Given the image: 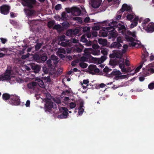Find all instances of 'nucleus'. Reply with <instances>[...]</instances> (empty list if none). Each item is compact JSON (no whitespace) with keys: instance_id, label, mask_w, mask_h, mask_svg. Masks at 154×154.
<instances>
[{"instance_id":"1","label":"nucleus","mask_w":154,"mask_h":154,"mask_svg":"<svg viewBox=\"0 0 154 154\" xmlns=\"http://www.w3.org/2000/svg\"><path fill=\"white\" fill-rule=\"evenodd\" d=\"M45 111H48L51 113H53L57 114L59 112L56 104L49 100L46 101L45 104Z\"/></svg>"},{"instance_id":"2","label":"nucleus","mask_w":154,"mask_h":154,"mask_svg":"<svg viewBox=\"0 0 154 154\" xmlns=\"http://www.w3.org/2000/svg\"><path fill=\"white\" fill-rule=\"evenodd\" d=\"M110 23L109 26L104 27L103 30V32L102 33V35L103 37H106L108 35H110V37L112 38L116 37V33L115 32V28L114 27L110 26Z\"/></svg>"},{"instance_id":"3","label":"nucleus","mask_w":154,"mask_h":154,"mask_svg":"<svg viewBox=\"0 0 154 154\" xmlns=\"http://www.w3.org/2000/svg\"><path fill=\"white\" fill-rule=\"evenodd\" d=\"M110 24H111L110 26L112 27L117 28L119 32L122 33L123 35L126 34V29L124 25H122L120 23H119L116 21H113L110 23Z\"/></svg>"},{"instance_id":"4","label":"nucleus","mask_w":154,"mask_h":154,"mask_svg":"<svg viewBox=\"0 0 154 154\" xmlns=\"http://www.w3.org/2000/svg\"><path fill=\"white\" fill-rule=\"evenodd\" d=\"M9 103L11 105H18L20 103V100L18 96L11 95Z\"/></svg>"},{"instance_id":"5","label":"nucleus","mask_w":154,"mask_h":154,"mask_svg":"<svg viewBox=\"0 0 154 154\" xmlns=\"http://www.w3.org/2000/svg\"><path fill=\"white\" fill-rule=\"evenodd\" d=\"M23 6H27L30 9L33 7V5L36 4V0H21Z\"/></svg>"},{"instance_id":"6","label":"nucleus","mask_w":154,"mask_h":154,"mask_svg":"<svg viewBox=\"0 0 154 154\" xmlns=\"http://www.w3.org/2000/svg\"><path fill=\"white\" fill-rule=\"evenodd\" d=\"M10 73V70L6 69L4 74L0 75V80L3 81L10 80L11 78Z\"/></svg>"},{"instance_id":"7","label":"nucleus","mask_w":154,"mask_h":154,"mask_svg":"<svg viewBox=\"0 0 154 154\" xmlns=\"http://www.w3.org/2000/svg\"><path fill=\"white\" fill-rule=\"evenodd\" d=\"M143 74L144 75V76H148L154 73V69L151 67L143 68Z\"/></svg>"},{"instance_id":"8","label":"nucleus","mask_w":154,"mask_h":154,"mask_svg":"<svg viewBox=\"0 0 154 154\" xmlns=\"http://www.w3.org/2000/svg\"><path fill=\"white\" fill-rule=\"evenodd\" d=\"M125 11H126L128 12H132V10L130 6L125 4L122 5L121 8L120 10L118 11V13L119 14H120L123 13Z\"/></svg>"},{"instance_id":"9","label":"nucleus","mask_w":154,"mask_h":154,"mask_svg":"<svg viewBox=\"0 0 154 154\" xmlns=\"http://www.w3.org/2000/svg\"><path fill=\"white\" fill-rule=\"evenodd\" d=\"M143 28L148 32L151 33L154 31V23L150 22Z\"/></svg>"},{"instance_id":"10","label":"nucleus","mask_w":154,"mask_h":154,"mask_svg":"<svg viewBox=\"0 0 154 154\" xmlns=\"http://www.w3.org/2000/svg\"><path fill=\"white\" fill-rule=\"evenodd\" d=\"M10 7L6 5H3L0 7L1 13L4 15L8 14L9 12Z\"/></svg>"},{"instance_id":"11","label":"nucleus","mask_w":154,"mask_h":154,"mask_svg":"<svg viewBox=\"0 0 154 154\" xmlns=\"http://www.w3.org/2000/svg\"><path fill=\"white\" fill-rule=\"evenodd\" d=\"M92 7L94 8H98L100 5L102 0H91Z\"/></svg>"},{"instance_id":"12","label":"nucleus","mask_w":154,"mask_h":154,"mask_svg":"<svg viewBox=\"0 0 154 154\" xmlns=\"http://www.w3.org/2000/svg\"><path fill=\"white\" fill-rule=\"evenodd\" d=\"M30 66L33 72L35 73H38L41 69V66L40 65L34 63H31Z\"/></svg>"},{"instance_id":"13","label":"nucleus","mask_w":154,"mask_h":154,"mask_svg":"<svg viewBox=\"0 0 154 154\" xmlns=\"http://www.w3.org/2000/svg\"><path fill=\"white\" fill-rule=\"evenodd\" d=\"M7 70H10L11 72L10 75H12L15 74L18 72V68L16 66H14L12 67L10 66H8Z\"/></svg>"},{"instance_id":"14","label":"nucleus","mask_w":154,"mask_h":154,"mask_svg":"<svg viewBox=\"0 0 154 154\" xmlns=\"http://www.w3.org/2000/svg\"><path fill=\"white\" fill-rule=\"evenodd\" d=\"M24 12L26 15L28 17H30L36 14V12L33 10L29 9H24Z\"/></svg>"},{"instance_id":"15","label":"nucleus","mask_w":154,"mask_h":154,"mask_svg":"<svg viewBox=\"0 0 154 154\" xmlns=\"http://www.w3.org/2000/svg\"><path fill=\"white\" fill-rule=\"evenodd\" d=\"M72 14L76 15H79L81 13L80 9L79 8L73 7H72Z\"/></svg>"},{"instance_id":"16","label":"nucleus","mask_w":154,"mask_h":154,"mask_svg":"<svg viewBox=\"0 0 154 154\" xmlns=\"http://www.w3.org/2000/svg\"><path fill=\"white\" fill-rule=\"evenodd\" d=\"M84 101L82 100H81L80 101V106L78 109V113L79 115H82L83 112L84 111V109L83 108V107H84Z\"/></svg>"},{"instance_id":"17","label":"nucleus","mask_w":154,"mask_h":154,"mask_svg":"<svg viewBox=\"0 0 154 154\" xmlns=\"http://www.w3.org/2000/svg\"><path fill=\"white\" fill-rule=\"evenodd\" d=\"M37 81V84L41 87L42 88H44L45 87V85H46L45 84L43 80L41 78H37L36 79Z\"/></svg>"},{"instance_id":"18","label":"nucleus","mask_w":154,"mask_h":154,"mask_svg":"<svg viewBox=\"0 0 154 154\" xmlns=\"http://www.w3.org/2000/svg\"><path fill=\"white\" fill-rule=\"evenodd\" d=\"M44 75L42 74V76H44ZM41 78L43 80V81H44L45 84L47 83H50L51 81L50 76V75H48L47 76H45L42 77Z\"/></svg>"},{"instance_id":"19","label":"nucleus","mask_w":154,"mask_h":154,"mask_svg":"<svg viewBox=\"0 0 154 154\" xmlns=\"http://www.w3.org/2000/svg\"><path fill=\"white\" fill-rule=\"evenodd\" d=\"M111 47L112 48H116L120 49L122 45L119 42H113L110 45Z\"/></svg>"},{"instance_id":"20","label":"nucleus","mask_w":154,"mask_h":154,"mask_svg":"<svg viewBox=\"0 0 154 154\" xmlns=\"http://www.w3.org/2000/svg\"><path fill=\"white\" fill-rule=\"evenodd\" d=\"M96 67V66L95 65L91 64L88 67V69L89 70V73L92 75H95L94 71L95 68Z\"/></svg>"},{"instance_id":"21","label":"nucleus","mask_w":154,"mask_h":154,"mask_svg":"<svg viewBox=\"0 0 154 154\" xmlns=\"http://www.w3.org/2000/svg\"><path fill=\"white\" fill-rule=\"evenodd\" d=\"M53 29L57 30V32H60L63 31L64 29L63 27L59 24L55 25L54 26Z\"/></svg>"},{"instance_id":"22","label":"nucleus","mask_w":154,"mask_h":154,"mask_svg":"<svg viewBox=\"0 0 154 154\" xmlns=\"http://www.w3.org/2000/svg\"><path fill=\"white\" fill-rule=\"evenodd\" d=\"M148 53L146 50L144 51V53H143L142 54L141 56L142 60L141 61L144 62L146 61V58L148 57Z\"/></svg>"},{"instance_id":"23","label":"nucleus","mask_w":154,"mask_h":154,"mask_svg":"<svg viewBox=\"0 0 154 154\" xmlns=\"http://www.w3.org/2000/svg\"><path fill=\"white\" fill-rule=\"evenodd\" d=\"M37 85V83L36 82H33L29 83H28L27 85V86L29 89H34L35 86Z\"/></svg>"},{"instance_id":"24","label":"nucleus","mask_w":154,"mask_h":154,"mask_svg":"<svg viewBox=\"0 0 154 154\" xmlns=\"http://www.w3.org/2000/svg\"><path fill=\"white\" fill-rule=\"evenodd\" d=\"M117 64H119V66H120L125 65L124 61L125 59L123 58H118L117 59Z\"/></svg>"},{"instance_id":"25","label":"nucleus","mask_w":154,"mask_h":154,"mask_svg":"<svg viewBox=\"0 0 154 154\" xmlns=\"http://www.w3.org/2000/svg\"><path fill=\"white\" fill-rule=\"evenodd\" d=\"M98 42L103 46H106L107 44V40L106 39L100 38L98 39Z\"/></svg>"},{"instance_id":"26","label":"nucleus","mask_w":154,"mask_h":154,"mask_svg":"<svg viewBox=\"0 0 154 154\" xmlns=\"http://www.w3.org/2000/svg\"><path fill=\"white\" fill-rule=\"evenodd\" d=\"M121 74V72L119 70H116L115 69L111 73V74L113 75H116L115 76V78H118L119 77V76Z\"/></svg>"},{"instance_id":"27","label":"nucleus","mask_w":154,"mask_h":154,"mask_svg":"<svg viewBox=\"0 0 154 154\" xmlns=\"http://www.w3.org/2000/svg\"><path fill=\"white\" fill-rule=\"evenodd\" d=\"M32 57L34 60L38 63L40 62V57L37 54H35L32 56Z\"/></svg>"},{"instance_id":"28","label":"nucleus","mask_w":154,"mask_h":154,"mask_svg":"<svg viewBox=\"0 0 154 154\" xmlns=\"http://www.w3.org/2000/svg\"><path fill=\"white\" fill-rule=\"evenodd\" d=\"M62 108L63 110L62 114L64 116V118H67L68 115V109L65 107H62Z\"/></svg>"},{"instance_id":"29","label":"nucleus","mask_w":154,"mask_h":154,"mask_svg":"<svg viewBox=\"0 0 154 154\" xmlns=\"http://www.w3.org/2000/svg\"><path fill=\"white\" fill-rule=\"evenodd\" d=\"M11 95H10L7 93H4L3 94L2 97L4 100H7L11 99Z\"/></svg>"},{"instance_id":"30","label":"nucleus","mask_w":154,"mask_h":154,"mask_svg":"<svg viewBox=\"0 0 154 154\" xmlns=\"http://www.w3.org/2000/svg\"><path fill=\"white\" fill-rule=\"evenodd\" d=\"M107 59V56L105 55L102 56L101 58H99L98 60V62L99 63H101L104 62Z\"/></svg>"},{"instance_id":"31","label":"nucleus","mask_w":154,"mask_h":154,"mask_svg":"<svg viewBox=\"0 0 154 154\" xmlns=\"http://www.w3.org/2000/svg\"><path fill=\"white\" fill-rule=\"evenodd\" d=\"M14 63L16 64H23L24 63L23 61L22 60L19 58H16L14 60Z\"/></svg>"},{"instance_id":"32","label":"nucleus","mask_w":154,"mask_h":154,"mask_svg":"<svg viewBox=\"0 0 154 154\" xmlns=\"http://www.w3.org/2000/svg\"><path fill=\"white\" fill-rule=\"evenodd\" d=\"M128 46L127 45H124L123 46V49H122L120 52L122 54H125L126 51L127 49L128 48Z\"/></svg>"},{"instance_id":"33","label":"nucleus","mask_w":154,"mask_h":154,"mask_svg":"<svg viewBox=\"0 0 154 154\" xmlns=\"http://www.w3.org/2000/svg\"><path fill=\"white\" fill-rule=\"evenodd\" d=\"M150 19L149 18H146L144 20L142 24V26L143 27V29L144 27L145 26H147V23L150 21Z\"/></svg>"},{"instance_id":"34","label":"nucleus","mask_w":154,"mask_h":154,"mask_svg":"<svg viewBox=\"0 0 154 154\" xmlns=\"http://www.w3.org/2000/svg\"><path fill=\"white\" fill-rule=\"evenodd\" d=\"M109 64L112 66H115L118 65L117 60H111L109 62Z\"/></svg>"},{"instance_id":"35","label":"nucleus","mask_w":154,"mask_h":154,"mask_svg":"<svg viewBox=\"0 0 154 154\" xmlns=\"http://www.w3.org/2000/svg\"><path fill=\"white\" fill-rule=\"evenodd\" d=\"M144 63V62L142 61H141L140 63V65L139 66H138L135 70V72H137L139 71L140 70L142 67L143 64Z\"/></svg>"},{"instance_id":"36","label":"nucleus","mask_w":154,"mask_h":154,"mask_svg":"<svg viewBox=\"0 0 154 154\" xmlns=\"http://www.w3.org/2000/svg\"><path fill=\"white\" fill-rule=\"evenodd\" d=\"M42 44L43 43L37 42L35 46V50L36 51L39 50L41 48Z\"/></svg>"},{"instance_id":"37","label":"nucleus","mask_w":154,"mask_h":154,"mask_svg":"<svg viewBox=\"0 0 154 154\" xmlns=\"http://www.w3.org/2000/svg\"><path fill=\"white\" fill-rule=\"evenodd\" d=\"M63 28H67L69 26V23L67 22H64L62 23Z\"/></svg>"},{"instance_id":"38","label":"nucleus","mask_w":154,"mask_h":154,"mask_svg":"<svg viewBox=\"0 0 154 154\" xmlns=\"http://www.w3.org/2000/svg\"><path fill=\"white\" fill-rule=\"evenodd\" d=\"M66 35L69 37L72 36L73 35L72 29H70L68 30L66 33Z\"/></svg>"},{"instance_id":"39","label":"nucleus","mask_w":154,"mask_h":154,"mask_svg":"<svg viewBox=\"0 0 154 154\" xmlns=\"http://www.w3.org/2000/svg\"><path fill=\"white\" fill-rule=\"evenodd\" d=\"M66 14L65 12H63L61 14V18L62 20H66L67 18L66 17Z\"/></svg>"},{"instance_id":"40","label":"nucleus","mask_w":154,"mask_h":154,"mask_svg":"<svg viewBox=\"0 0 154 154\" xmlns=\"http://www.w3.org/2000/svg\"><path fill=\"white\" fill-rule=\"evenodd\" d=\"M79 66L82 68H85L88 66V64L84 62L80 63H79Z\"/></svg>"},{"instance_id":"41","label":"nucleus","mask_w":154,"mask_h":154,"mask_svg":"<svg viewBox=\"0 0 154 154\" xmlns=\"http://www.w3.org/2000/svg\"><path fill=\"white\" fill-rule=\"evenodd\" d=\"M81 41L82 42L86 43L88 42V40L85 38V35H83L81 37Z\"/></svg>"},{"instance_id":"42","label":"nucleus","mask_w":154,"mask_h":154,"mask_svg":"<svg viewBox=\"0 0 154 154\" xmlns=\"http://www.w3.org/2000/svg\"><path fill=\"white\" fill-rule=\"evenodd\" d=\"M112 69H111L109 68L107 66H106L105 68L103 69V72L106 73H108Z\"/></svg>"},{"instance_id":"43","label":"nucleus","mask_w":154,"mask_h":154,"mask_svg":"<svg viewBox=\"0 0 154 154\" xmlns=\"http://www.w3.org/2000/svg\"><path fill=\"white\" fill-rule=\"evenodd\" d=\"M73 20H77L80 23H82V20L81 18L79 17H75L73 18Z\"/></svg>"},{"instance_id":"44","label":"nucleus","mask_w":154,"mask_h":154,"mask_svg":"<svg viewBox=\"0 0 154 154\" xmlns=\"http://www.w3.org/2000/svg\"><path fill=\"white\" fill-rule=\"evenodd\" d=\"M66 36L64 35H60L58 37V39L61 41H63L65 40Z\"/></svg>"},{"instance_id":"45","label":"nucleus","mask_w":154,"mask_h":154,"mask_svg":"<svg viewBox=\"0 0 154 154\" xmlns=\"http://www.w3.org/2000/svg\"><path fill=\"white\" fill-rule=\"evenodd\" d=\"M48 57L44 55L40 57V62L42 61L43 62L45 61L47 59Z\"/></svg>"},{"instance_id":"46","label":"nucleus","mask_w":154,"mask_h":154,"mask_svg":"<svg viewBox=\"0 0 154 154\" xmlns=\"http://www.w3.org/2000/svg\"><path fill=\"white\" fill-rule=\"evenodd\" d=\"M69 106L70 108L73 109L75 107L76 104L75 102H71L69 103Z\"/></svg>"},{"instance_id":"47","label":"nucleus","mask_w":154,"mask_h":154,"mask_svg":"<svg viewBox=\"0 0 154 154\" xmlns=\"http://www.w3.org/2000/svg\"><path fill=\"white\" fill-rule=\"evenodd\" d=\"M134 15L132 14H128L127 16V18L128 20H132V19L134 18Z\"/></svg>"},{"instance_id":"48","label":"nucleus","mask_w":154,"mask_h":154,"mask_svg":"<svg viewBox=\"0 0 154 154\" xmlns=\"http://www.w3.org/2000/svg\"><path fill=\"white\" fill-rule=\"evenodd\" d=\"M120 68L121 69V71L122 72H127V69L125 67V65L121 66H119Z\"/></svg>"},{"instance_id":"49","label":"nucleus","mask_w":154,"mask_h":154,"mask_svg":"<svg viewBox=\"0 0 154 154\" xmlns=\"http://www.w3.org/2000/svg\"><path fill=\"white\" fill-rule=\"evenodd\" d=\"M83 47V46L81 45L80 46V47L77 48L76 49L77 52L78 53L81 52L82 51Z\"/></svg>"},{"instance_id":"50","label":"nucleus","mask_w":154,"mask_h":154,"mask_svg":"<svg viewBox=\"0 0 154 154\" xmlns=\"http://www.w3.org/2000/svg\"><path fill=\"white\" fill-rule=\"evenodd\" d=\"M72 32L73 35H75L79 33V30L78 29H72Z\"/></svg>"},{"instance_id":"51","label":"nucleus","mask_w":154,"mask_h":154,"mask_svg":"<svg viewBox=\"0 0 154 154\" xmlns=\"http://www.w3.org/2000/svg\"><path fill=\"white\" fill-rule=\"evenodd\" d=\"M131 45L133 47H135L136 48H138L139 46L141 45V44H138L134 42H133L131 43Z\"/></svg>"},{"instance_id":"52","label":"nucleus","mask_w":154,"mask_h":154,"mask_svg":"<svg viewBox=\"0 0 154 154\" xmlns=\"http://www.w3.org/2000/svg\"><path fill=\"white\" fill-rule=\"evenodd\" d=\"M101 53L103 55L106 56L107 54V51L105 49H101Z\"/></svg>"},{"instance_id":"53","label":"nucleus","mask_w":154,"mask_h":154,"mask_svg":"<svg viewBox=\"0 0 154 154\" xmlns=\"http://www.w3.org/2000/svg\"><path fill=\"white\" fill-rule=\"evenodd\" d=\"M52 61L51 60L49 59L47 61V64L48 67L51 68L52 66L51 64Z\"/></svg>"},{"instance_id":"54","label":"nucleus","mask_w":154,"mask_h":154,"mask_svg":"<svg viewBox=\"0 0 154 154\" xmlns=\"http://www.w3.org/2000/svg\"><path fill=\"white\" fill-rule=\"evenodd\" d=\"M148 88L152 90L154 88V82H152L148 85Z\"/></svg>"},{"instance_id":"55","label":"nucleus","mask_w":154,"mask_h":154,"mask_svg":"<svg viewBox=\"0 0 154 154\" xmlns=\"http://www.w3.org/2000/svg\"><path fill=\"white\" fill-rule=\"evenodd\" d=\"M43 72L45 74H47L49 71V69L47 67L45 66H43L42 68Z\"/></svg>"},{"instance_id":"56","label":"nucleus","mask_w":154,"mask_h":154,"mask_svg":"<svg viewBox=\"0 0 154 154\" xmlns=\"http://www.w3.org/2000/svg\"><path fill=\"white\" fill-rule=\"evenodd\" d=\"M122 37L121 36H119L117 37V41L118 42H119L120 43H121L123 42V40H122Z\"/></svg>"},{"instance_id":"57","label":"nucleus","mask_w":154,"mask_h":154,"mask_svg":"<svg viewBox=\"0 0 154 154\" xmlns=\"http://www.w3.org/2000/svg\"><path fill=\"white\" fill-rule=\"evenodd\" d=\"M137 22L134 21L133 23H132L131 24L130 27L131 28H133L134 27L137 26Z\"/></svg>"},{"instance_id":"58","label":"nucleus","mask_w":154,"mask_h":154,"mask_svg":"<svg viewBox=\"0 0 154 154\" xmlns=\"http://www.w3.org/2000/svg\"><path fill=\"white\" fill-rule=\"evenodd\" d=\"M61 8V5L60 4H58L55 7V9L56 10H60Z\"/></svg>"},{"instance_id":"59","label":"nucleus","mask_w":154,"mask_h":154,"mask_svg":"<svg viewBox=\"0 0 154 154\" xmlns=\"http://www.w3.org/2000/svg\"><path fill=\"white\" fill-rule=\"evenodd\" d=\"M54 23L53 22L50 21L48 23V26L49 28H51L54 25Z\"/></svg>"},{"instance_id":"60","label":"nucleus","mask_w":154,"mask_h":154,"mask_svg":"<svg viewBox=\"0 0 154 154\" xmlns=\"http://www.w3.org/2000/svg\"><path fill=\"white\" fill-rule=\"evenodd\" d=\"M90 18L89 17H87L84 20V22L85 23H88L90 22Z\"/></svg>"},{"instance_id":"61","label":"nucleus","mask_w":154,"mask_h":154,"mask_svg":"<svg viewBox=\"0 0 154 154\" xmlns=\"http://www.w3.org/2000/svg\"><path fill=\"white\" fill-rule=\"evenodd\" d=\"M66 10L68 13H71L72 14V8H66Z\"/></svg>"},{"instance_id":"62","label":"nucleus","mask_w":154,"mask_h":154,"mask_svg":"<svg viewBox=\"0 0 154 154\" xmlns=\"http://www.w3.org/2000/svg\"><path fill=\"white\" fill-rule=\"evenodd\" d=\"M54 101L57 104H59L61 103L60 100L58 98L54 99Z\"/></svg>"},{"instance_id":"63","label":"nucleus","mask_w":154,"mask_h":154,"mask_svg":"<svg viewBox=\"0 0 154 154\" xmlns=\"http://www.w3.org/2000/svg\"><path fill=\"white\" fill-rule=\"evenodd\" d=\"M0 40L2 43L3 44H5L7 41V40L6 39L2 38H1Z\"/></svg>"},{"instance_id":"64","label":"nucleus","mask_w":154,"mask_h":154,"mask_svg":"<svg viewBox=\"0 0 154 154\" xmlns=\"http://www.w3.org/2000/svg\"><path fill=\"white\" fill-rule=\"evenodd\" d=\"M129 61L127 58L125 60V63H124L127 66H129L130 65V64L129 63Z\"/></svg>"}]
</instances>
